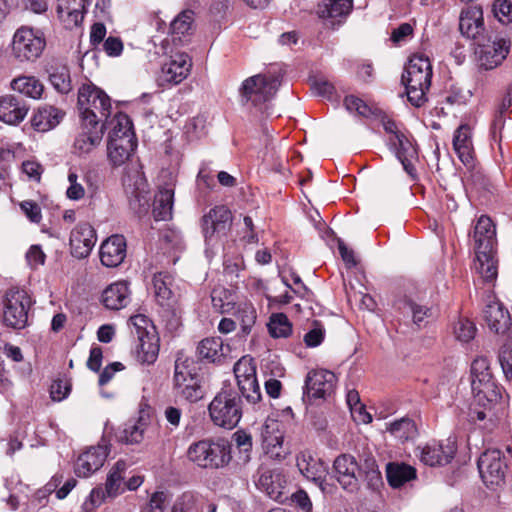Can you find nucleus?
<instances>
[{"label":"nucleus","instance_id":"44","mask_svg":"<svg viewBox=\"0 0 512 512\" xmlns=\"http://www.w3.org/2000/svg\"><path fill=\"white\" fill-rule=\"evenodd\" d=\"M126 471V463L119 460L110 470L105 483V490L108 497H115L124 491L123 480Z\"/></svg>","mask_w":512,"mask_h":512},{"label":"nucleus","instance_id":"15","mask_svg":"<svg viewBox=\"0 0 512 512\" xmlns=\"http://www.w3.org/2000/svg\"><path fill=\"white\" fill-rule=\"evenodd\" d=\"M336 376L328 370H316L307 375L305 394L308 398L319 399L330 396L335 388Z\"/></svg>","mask_w":512,"mask_h":512},{"label":"nucleus","instance_id":"17","mask_svg":"<svg viewBox=\"0 0 512 512\" xmlns=\"http://www.w3.org/2000/svg\"><path fill=\"white\" fill-rule=\"evenodd\" d=\"M191 67L192 62L188 54H175L162 66L160 78L167 84H179L187 78Z\"/></svg>","mask_w":512,"mask_h":512},{"label":"nucleus","instance_id":"60","mask_svg":"<svg viewBox=\"0 0 512 512\" xmlns=\"http://www.w3.org/2000/svg\"><path fill=\"white\" fill-rule=\"evenodd\" d=\"M69 186L66 190V196L70 200L78 201L85 196V189L76 172L70 171L68 174Z\"/></svg>","mask_w":512,"mask_h":512},{"label":"nucleus","instance_id":"25","mask_svg":"<svg viewBox=\"0 0 512 512\" xmlns=\"http://www.w3.org/2000/svg\"><path fill=\"white\" fill-rule=\"evenodd\" d=\"M129 302L130 291L124 281L112 283L102 293V303L110 310L125 308Z\"/></svg>","mask_w":512,"mask_h":512},{"label":"nucleus","instance_id":"5","mask_svg":"<svg viewBox=\"0 0 512 512\" xmlns=\"http://www.w3.org/2000/svg\"><path fill=\"white\" fill-rule=\"evenodd\" d=\"M208 412L214 425L233 429L242 417L241 400L232 390H221L212 399Z\"/></svg>","mask_w":512,"mask_h":512},{"label":"nucleus","instance_id":"55","mask_svg":"<svg viewBox=\"0 0 512 512\" xmlns=\"http://www.w3.org/2000/svg\"><path fill=\"white\" fill-rule=\"evenodd\" d=\"M233 371L237 381L256 376V367L253 359L248 356L239 359L235 363Z\"/></svg>","mask_w":512,"mask_h":512},{"label":"nucleus","instance_id":"42","mask_svg":"<svg viewBox=\"0 0 512 512\" xmlns=\"http://www.w3.org/2000/svg\"><path fill=\"white\" fill-rule=\"evenodd\" d=\"M47 72L49 74V81L51 85L60 93L66 94L71 91V78L70 72L66 65L54 64L51 65Z\"/></svg>","mask_w":512,"mask_h":512},{"label":"nucleus","instance_id":"36","mask_svg":"<svg viewBox=\"0 0 512 512\" xmlns=\"http://www.w3.org/2000/svg\"><path fill=\"white\" fill-rule=\"evenodd\" d=\"M257 487L265 492L271 499L279 501L282 498V485L280 474L272 470L260 473L256 482Z\"/></svg>","mask_w":512,"mask_h":512},{"label":"nucleus","instance_id":"39","mask_svg":"<svg viewBox=\"0 0 512 512\" xmlns=\"http://www.w3.org/2000/svg\"><path fill=\"white\" fill-rule=\"evenodd\" d=\"M194 12L191 10H184L180 12L177 17L171 22V34L173 41L182 43L183 38L190 36L194 29Z\"/></svg>","mask_w":512,"mask_h":512},{"label":"nucleus","instance_id":"1","mask_svg":"<svg viewBox=\"0 0 512 512\" xmlns=\"http://www.w3.org/2000/svg\"><path fill=\"white\" fill-rule=\"evenodd\" d=\"M431 78L432 65L429 57L423 53L412 55L402 75V83L405 85L408 101L413 106L420 107L426 102Z\"/></svg>","mask_w":512,"mask_h":512},{"label":"nucleus","instance_id":"16","mask_svg":"<svg viewBox=\"0 0 512 512\" xmlns=\"http://www.w3.org/2000/svg\"><path fill=\"white\" fill-rule=\"evenodd\" d=\"M108 456L105 445L92 446L80 454L75 463V473L79 477H88L98 471Z\"/></svg>","mask_w":512,"mask_h":512},{"label":"nucleus","instance_id":"47","mask_svg":"<svg viewBox=\"0 0 512 512\" xmlns=\"http://www.w3.org/2000/svg\"><path fill=\"white\" fill-rule=\"evenodd\" d=\"M268 329L273 338H287L292 333V324L285 314L275 313L270 317Z\"/></svg>","mask_w":512,"mask_h":512},{"label":"nucleus","instance_id":"30","mask_svg":"<svg viewBox=\"0 0 512 512\" xmlns=\"http://www.w3.org/2000/svg\"><path fill=\"white\" fill-rule=\"evenodd\" d=\"M475 250L493 249L496 237V229L488 216H481L474 229Z\"/></svg>","mask_w":512,"mask_h":512},{"label":"nucleus","instance_id":"41","mask_svg":"<svg viewBox=\"0 0 512 512\" xmlns=\"http://www.w3.org/2000/svg\"><path fill=\"white\" fill-rule=\"evenodd\" d=\"M11 88L32 99H39L44 91L43 84L34 76H19L12 80Z\"/></svg>","mask_w":512,"mask_h":512},{"label":"nucleus","instance_id":"9","mask_svg":"<svg viewBox=\"0 0 512 512\" xmlns=\"http://www.w3.org/2000/svg\"><path fill=\"white\" fill-rule=\"evenodd\" d=\"M232 225V213L224 205L215 206L202 217L201 227L208 245H214L227 235Z\"/></svg>","mask_w":512,"mask_h":512},{"label":"nucleus","instance_id":"37","mask_svg":"<svg viewBox=\"0 0 512 512\" xmlns=\"http://www.w3.org/2000/svg\"><path fill=\"white\" fill-rule=\"evenodd\" d=\"M475 269L485 281H493L497 277V265L493 256V249L475 250Z\"/></svg>","mask_w":512,"mask_h":512},{"label":"nucleus","instance_id":"10","mask_svg":"<svg viewBox=\"0 0 512 512\" xmlns=\"http://www.w3.org/2000/svg\"><path fill=\"white\" fill-rule=\"evenodd\" d=\"M478 470L487 487L500 486L504 483L507 464L502 452L488 449L478 459Z\"/></svg>","mask_w":512,"mask_h":512},{"label":"nucleus","instance_id":"23","mask_svg":"<svg viewBox=\"0 0 512 512\" xmlns=\"http://www.w3.org/2000/svg\"><path fill=\"white\" fill-rule=\"evenodd\" d=\"M352 6L353 0H328L319 6L318 15L327 22V25L334 27L342 23L351 12Z\"/></svg>","mask_w":512,"mask_h":512},{"label":"nucleus","instance_id":"53","mask_svg":"<svg viewBox=\"0 0 512 512\" xmlns=\"http://www.w3.org/2000/svg\"><path fill=\"white\" fill-rule=\"evenodd\" d=\"M389 146L395 151L396 157H415L416 151L404 134H394L389 138Z\"/></svg>","mask_w":512,"mask_h":512},{"label":"nucleus","instance_id":"46","mask_svg":"<svg viewBox=\"0 0 512 512\" xmlns=\"http://www.w3.org/2000/svg\"><path fill=\"white\" fill-rule=\"evenodd\" d=\"M493 380L489 361L485 357L476 358L471 364V388Z\"/></svg>","mask_w":512,"mask_h":512},{"label":"nucleus","instance_id":"18","mask_svg":"<svg viewBox=\"0 0 512 512\" xmlns=\"http://www.w3.org/2000/svg\"><path fill=\"white\" fill-rule=\"evenodd\" d=\"M483 317L488 328L496 334H505L511 326L510 313L498 300H491L486 304Z\"/></svg>","mask_w":512,"mask_h":512},{"label":"nucleus","instance_id":"51","mask_svg":"<svg viewBox=\"0 0 512 512\" xmlns=\"http://www.w3.org/2000/svg\"><path fill=\"white\" fill-rule=\"evenodd\" d=\"M211 301L214 309L220 313H229L233 309V297L225 288H214L211 292Z\"/></svg>","mask_w":512,"mask_h":512},{"label":"nucleus","instance_id":"34","mask_svg":"<svg viewBox=\"0 0 512 512\" xmlns=\"http://www.w3.org/2000/svg\"><path fill=\"white\" fill-rule=\"evenodd\" d=\"M398 307L402 310H408L412 315L413 323L418 327L425 326L433 316L432 308L419 303L416 299L411 296L405 295L403 298L398 300Z\"/></svg>","mask_w":512,"mask_h":512},{"label":"nucleus","instance_id":"19","mask_svg":"<svg viewBox=\"0 0 512 512\" xmlns=\"http://www.w3.org/2000/svg\"><path fill=\"white\" fill-rule=\"evenodd\" d=\"M104 125L84 123L74 141V152L78 155L91 153L102 141Z\"/></svg>","mask_w":512,"mask_h":512},{"label":"nucleus","instance_id":"38","mask_svg":"<svg viewBox=\"0 0 512 512\" xmlns=\"http://www.w3.org/2000/svg\"><path fill=\"white\" fill-rule=\"evenodd\" d=\"M386 475L388 483L392 487L398 488L414 479L416 477V470L414 467L404 463H388Z\"/></svg>","mask_w":512,"mask_h":512},{"label":"nucleus","instance_id":"22","mask_svg":"<svg viewBox=\"0 0 512 512\" xmlns=\"http://www.w3.org/2000/svg\"><path fill=\"white\" fill-rule=\"evenodd\" d=\"M28 110L26 103L13 95L0 98V121L4 123L19 124L25 119Z\"/></svg>","mask_w":512,"mask_h":512},{"label":"nucleus","instance_id":"26","mask_svg":"<svg viewBox=\"0 0 512 512\" xmlns=\"http://www.w3.org/2000/svg\"><path fill=\"white\" fill-rule=\"evenodd\" d=\"M137 341L135 348L137 360L142 364H153L158 358L160 348L156 331L137 337Z\"/></svg>","mask_w":512,"mask_h":512},{"label":"nucleus","instance_id":"11","mask_svg":"<svg viewBox=\"0 0 512 512\" xmlns=\"http://www.w3.org/2000/svg\"><path fill=\"white\" fill-rule=\"evenodd\" d=\"M284 426L283 424L273 418H267L260 426V437L262 447L270 458L283 459L287 451L283 447L284 441Z\"/></svg>","mask_w":512,"mask_h":512},{"label":"nucleus","instance_id":"13","mask_svg":"<svg viewBox=\"0 0 512 512\" xmlns=\"http://www.w3.org/2000/svg\"><path fill=\"white\" fill-rule=\"evenodd\" d=\"M456 447L453 441L447 440L446 444L432 441L419 448L420 461L428 466H443L454 458Z\"/></svg>","mask_w":512,"mask_h":512},{"label":"nucleus","instance_id":"14","mask_svg":"<svg viewBox=\"0 0 512 512\" xmlns=\"http://www.w3.org/2000/svg\"><path fill=\"white\" fill-rule=\"evenodd\" d=\"M71 254L82 259L87 257L97 242L94 228L89 223H79L70 234Z\"/></svg>","mask_w":512,"mask_h":512},{"label":"nucleus","instance_id":"28","mask_svg":"<svg viewBox=\"0 0 512 512\" xmlns=\"http://www.w3.org/2000/svg\"><path fill=\"white\" fill-rule=\"evenodd\" d=\"M453 147L459 159L464 165H473L471 129L467 124L460 125L455 131L453 137Z\"/></svg>","mask_w":512,"mask_h":512},{"label":"nucleus","instance_id":"21","mask_svg":"<svg viewBox=\"0 0 512 512\" xmlns=\"http://www.w3.org/2000/svg\"><path fill=\"white\" fill-rule=\"evenodd\" d=\"M483 25V11L480 6H468L461 11L459 29L462 35L470 39H476L484 29Z\"/></svg>","mask_w":512,"mask_h":512},{"label":"nucleus","instance_id":"43","mask_svg":"<svg viewBox=\"0 0 512 512\" xmlns=\"http://www.w3.org/2000/svg\"><path fill=\"white\" fill-rule=\"evenodd\" d=\"M508 52L509 48L506 40L500 39L494 42L492 46L485 48L482 56V65H484L486 69H492L501 64Z\"/></svg>","mask_w":512,"mask_h":512},{"label":"nucleus","instance_id":"64","mask_svg":"<svg viewBox=\"0 0 512 512\" xmlns=\"http://www.w3.org/2000/svg\"><path fill=\"white\" fill-rule=\"evenodd\" d=\"M195 504V496L190 492H186L176 499L172 506L171 512H193L195 509Z\"/></svg>","mask_w":512,"mask_h":512},{"label":"nucleus","instance_id":"24","mask_svg":"<svg viewBox=\"0 0 512 512\" xmlns=\"http://www.w3.org/2000/svg\"><path fill=\"white\" fill-rule=\"evenodd\" d=\"M148 424L149 414L141 410L138 418L135 421L126 423L123 429L119 430L116 434V438L121 443L138 444L143 440Z\"/></svg>","mask_w":512,"mask_h":512},{"label":"nucleus","instance_id":"48","mask_svg":"<svg viewBox=\"0 0 512 512\" xmlns=\"http://www.w3.org/2000/svg\"><path fill=\"white\" fill-rule=\"evenodd\" d=\"M153 285L158 302L162 306L169 305V301L173 296L170 288L171 277L164 273H158L153 277Z\"/></svg>","mask_w":512,"mask_h":512},{"label":"nucleus","instance_id":"32","mask_svg":"<svg viewBox=\"0 0 512 512\" xmlns=\"http://www.w3.org/2000/svg\"><path fill=\"white\" fill-rule=\"evenodd\" d=\"M297 467L306 479L314 483L317 480H321L322 476H327L328 473L327 466L324 462L306 453H302L297 457Z\"/></svg>","mask_w":512,"mask_h":512},{"label":"nucleus","instance_id":"27","mask_svg":"<svg viewBox=\"0 0 512 512\" xmlns=\"http://www.w3.org/2000/svg\"><path fill=\"white\" fill-rule=\"evenodd\" d=\"M88 3L89 0H58V17L70 26H77L84 18L85 8Z\"/></svg>","mask_w":512,"mask_h":512},{"label":"nucleus","instance_id":"50","mask_svg":"<svg viewBox=\"0 0 512 512\" xmlns=\"http://www.w3.org/2000/svg\"><path fill=\"white\" fill-rule=\"evenodd\" d=\"M235 316L241 325L242 333L249 334L257 318L254 306L251 303L239 304Z\"/></svg>","mask_w":512,"mask_h":512},{"label":"nucleus","instance_id":"31","mask_svg":"<svg viewBox=\"0 0 512 512\" xmlns=\"http://www.w3.org/2000/svg\"><path fill=\"white\" fill-rule=\"evenodd\" d=\"M63 117V113L53 106L38 108L31 119V124L36 131L46 132L56 127Z\"/></svg>","mask_w":512,"mask_h":512},{"label":"nucleus","instance_id":"63","mask_svg":"<svg viewBox=\"0 0 512 512\" xmlns=\"http://www.w3.org/2000/svg\"><path fill=\"white\" fill-rule=\"evenodd\" d=\"M235 442L240 450V458L244 462L250 460V452L252 449V438L249 434L244 431H237L234 434Z\"/></svg>","mask_w":512,"mask_h":512},{"label":"nucleus","instance_id":"35","mask_svg":"<svg viewBox=\"0 0 512 512\" xmlns=\"http://www.w3.org/2000/svg\"><path fill=\"white\" fill-rule=\"evenodd\" d=\"M173 384L176 395L190 403H195L203 398L199 375L189 377Z\"/></svg>","mask_w":512,"mask_h":512},{"label":"nucleus","instance_id":"49","mask_svg":"<svg viewBox=\"0 0 512 512\" xmlns=\"http://www.w3.org/2000/svg\"><path fill=\"white\" fill-rule=\"evenodd\" d=\"M389 432L397 439L406 441L412 439L417 434V428L413 420L401 418L390 424Z\"/></svg>","mask_w":512,"mask_h":512},{"label":"nucleus","instance_id":"12","mask_svg":"<svg viewBox=\"0 0 512 512\" xmlns=\"http://www.w3.org/2000/svg\"><path fill=\"white\" fill-rule=\"evenodd\" d=\"M333 472L337 482L345 491L353 493L358 490L360 466L353 456L349 454L338 456L333 463Z\"/></svg>","mask_w":512,"mask_h":512},{"label":"nucleus","instance_id":"33","mask_svg":"<svg viewBox=\"0 0 512 512\" xmlns=\"http://www.w3.org/2000/svg\"><path fill=\"white\" fill-rule=\"evenodd\" d=\"M197 354L201 360L218 363L225 357L223 340L220 337H208L197 345Z\"/></svg>","mask_w":512,"mask_h":512},{"label":"nucleus","instance_id":"56","mask_svg":"<svg viewBox=\"0 0 512 512\" xmlns=\"http://www.w3.org/2000/svg\"><path fill=\"white\" fill-rule=\"evenodd\" d=\"M141 187H137L136 190L131 192L130 205L133 209H136L135 204L138 203L137 213H145L149 208V198L147 197V191L145 190L146 182L140 180Z\"/></svg>","mask_w":512,"mask_h":512},{"label":"nucleus","instance_id":"6","mask_svg":"<svg viewBox=\"0 0 512 512\" xmlns=\"http://www.w3.org/2000/svg\"><path fill=\"white\" fill-rule=\"evenodd\" d=\"M46 47L44 33L29 26L19 27L12 38L11 51L20 63L34 62L42 55Z\"/></svg>","mask_w":512,"mask_h":512},{"label":"nucleus","instance_id":"2","mask_svg":"<svg viewBox=\"0 0 512 512\" xmlns=\"http://www.w3.org/2000/svg\"><path fill=\"white\" fill-rule=\"evenodd\" d=\"M108 136V158L115 166L124 164L134 152L137 142L129 117L117 112L110 119Z\"/></svg>","mask_w":512,"mask_h":512},{"label":"nucleus","instance_id":"58","mask_svg":"<svg viewBox=\"0 0 512 512\" xmlns=\"http://www.w3.org/2000/svg\"><path fill=\"white\" fill-rule=\"evenodd\" d=\"M494 16L503 24L512 23V1L495 0L492 6Z\"/></svg>","mask_w":512,"mask_h":512},{"label":"nucleus","instance_id":"20","mask_svg":"<svg viewBox=\"0 0 512 512\" xmlns=\"http://www.w3.org/2000/svg\"><path fill=\"white\" fill-rule=\"evenodd\" d=\"M126 257V240L122 235H112L100 247V260L106 267L119 266Z\"/></svg>","mask_w":512,"mask_h":512},{"label":"nucleus","instance_id":"7","mask_svg":"<svg viewBox=\"0 0 512 512\" xmlns=\"http://www.w3.org/2000/svg\"><path fill=\"white\" fill-rule=\"evenodd\" d=\"M281 85L280 75L257 74L245 79L240 88L239 95L243 104L251 103L259 106L270 101Z\"/></svg>","mask_w":512,"mask_h":512},{"label":"nucleus","instance_id":"61","mask_svg":"<svg viewBox=\"0 0 512 512\" xmlns=\"http://www.w3.org/2000/svg\"><path fill=\"white\" fill-rule=\"evenodd\" d=\"M168 494L164 491L154 492L142 512H165Z\"/></svg>","mask_w":512,"mask_h":512},{"label":"nucleus","instance_id":"62","mask_svg":"<svg viewBox=\"0 0 512 512\" xmlns=\"http://www.w3.org/2000/svg\"><path fill=\"white\" fill-rule=\"evenodd\" d=\"M130 324L133 326L134 331L132 333L135 334L136 338L139 336H143L144 334L150 333V331H155L154 325L145 315H134L130 317Z\"/></svg>","mask_w":512,"mask_h":512},{"label":"nucleus","instance_id":"8","mask_svg":"<svg viewBox=\"0 0 512 512\" xmlns=\"http://www.w3.org/2000/svg\"><path fill=\"white\" fill-rule=\"evenodd\" d=\"M31 299L24 290L10 289L3 302V322L7 327L23 329L28 322Z\"/></svg>","mask_w":512,"mask_h":512},{"label":"nucleus","instance_id":"3","mask_svg":"<svg viewBox=\"0 0 512 512\" xmlns=\"http://www.w3.org/2000/svg\"><path fill=\"white\" fill-rule=\"evenodd\" d=\"M78 109L84 123L109 125L112 104L110 97L94 84H83L78 90Z\"/></svg>","mask_w":512,"mask_h":512},{"label":"nucleus","instance_id":"57","mask_svg":"<svg viewBox=\"0 0 512 512\" xmlns=\"http://www.w3.org/2000/svg\"><path fill=\"white\" fill-rule=\"evenodd\" d=\"M344 105L350 113H356L362 117H369L373 114V110L368 104L353 95L345 97Z\"/></svg>","mask_w":512,"mask_h":512},{"label":"nucleus","instance_id":"40","mask_svg":"<svg viewBox=\"0 0 512 512\" xmlns=\"http://www.w3.org/2000/svg\"><path fill=\"white\" fill-rule=\"evenodd\" d=\"M475 400L481 406L497 404L502 398V389L494 380L472 388Z\"/></svg>","mask_w":512,"mask_h":512},{"label":"nucleus","instance_id":"52","mask_svg":"<svg viewBox=\"0 0 512 512\" xmlns=\"http://www.w3.org/2000/svg\"><path fill=\"white\" fill-rule=\"evenodd\" d=\"M242 396L252 404H256L261 400L260 386L257 377H251L237 381Z\"/></svg>","mask_w":512,"mask_h":512},{"label":"nucleus","instance_id":"4","mask_svg":"<svg viewBox=\"0 0 512 512\" xmlns=\"http://www.w3.org/2000/svg\"><path fill=\"white\" fill-rule=\"evenodd\" d=\"M187 456L200 468L220 469L232 459L231 444L225 438L203 439L189 446Z\"/></svg>","mask_w":512,"mask_h":512},{"label":"nucleus","instance_id":"29","mask_svg":"<svg viewBox=\"0 0 512 512\" xmlns=\"http://www.w3.org/2000/svg\"><path fill=\"white\" fill-rule=\"evenodd\" d=\"M174 205V189L172 186L161 187L154 197L153 216L156 221L172 218Z\"/></svg>","mask_w":512,"mask_h":512},{"label":"nucleus","instance_id":"59","mask_svg":"<svg viewBox=\"0 0 512 512\" xmlns=\"http://www.w3.org/2000/svg\"><path fill=\"white\" fill-rule=\"evenodd\" d=\"M456 338L462 342H469L475 337L476 327L467 319H460L454 326Z\"/></svg>","mask_w":512,"mask_h":512},{"label":"nucleus","instance_id":"54","mask_svg":"<svg viewBox=\"0 0 512 512\" xmlns=\"http://www.w3.org/2000/svg\"><path fill=\"white\" fill-rule=\"evenodd\" d=\"M361 472L365 474L368 486L376 488L382 484L381 473L374 458L368 457L364 460V463L360 466Z\"/></svg>","mask_w":512,"mask_h":512},{"label":"nucleus","instance_id":"45","mask_svg":"<svg viewBox=\"0 0 512 512\" xmlns=\"http://www.w3.org/2000/svg\"><path fill=\"white\" fill-rule=\"evenodd\" d=\"M197 375L198 373L194 360L191 357L186 356L183 352H179L175 360L173 383Z\"/></svg>","mask_w":512,"mask_h":512}]
</instances>
